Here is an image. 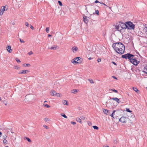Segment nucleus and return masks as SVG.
<instances>
[{
  "instance_id": "24",
  "label": "nucleus",
  "mask_w": 147,
  "mask_h": 147,
  "mask_svg": "<svg viewBox=\"0 0 147 147\" xmlns=\"http://www.w3.org/2000/svg\"><path fill=\"white\" fill-rule=\"evenodd\" d=\"M115 111H116L114 110L113 111V112L110 115V116H111V117H112L113 118H114V117H113V115H114V113H115Z\"/></svg>"
},
{
  "instance_id": "5",
  "label": "nucleus",
  "mask_w": 147,
  "mask_h": 147,
  "mask_svg": "<svg viewBox=\"0 0 147 147\" xmlns=\"http://www.w3.org/2000/svg\"><path fill=\"white\" fill-rule=\"evenodd\" d=\"M72 63L74 64L81 63L82 62V60L81 58L77 57L75 59H73Z\"/></svg>"
},
{
  "instance_id": "27",
  "label": "nucleus",
  "mask_w": 147,
  "mask_h": 147,
  "mask_svg": "<svg viewBox=\"0 0 147 147\" xmlns=\"http://www.w3.org/2000/svg\"><path fill=\"white\" fill-rule=\"evenodd\" d=\"M61 116H63L64 118H67V117L65 114H64L63 113H61Z\"/></svg>"
},
{
  "instance_id": "22",
  "label": "nucleus",
  "mask_w": 147,
  "mask_h": 147,
  "mask_svg": "<svg viewBox=\"0 0 147 147\" xmlns=\"http://www.w3.org/2000/svg\"><path fill=\"white\" fill-rule=\"evenodd\" d=\"M76 121H78V122H79L80 123H81V119H80L79 118V117H77L76 118Z\"/></svg>"
},
{
  "instance_id": "3",
  "label": "nucleus",
  "mask_w": 147,
  "mask_h": 147,
  "mask_svg": "<svg viewBox=\"0 0 147 147\" xmlns=\"http://www.w3.org/2000/svg\"><path fill=\"white\" fill-rule=\"evenodd\" d=\"M134 55L130 53H128L127 54L123 55L121 56V57L126 59H128L131 62L132 59L134 58Z\"/></svg>"
},
{
  "instance_id": "18",
  "label": "nucleus",
  "mask_w": 147,
  "mask_h": 147,
  "mask_svg": "<svg viewBox=\"0 0 147 147\" xmlns=\"http://www.w3.org/2000/svg\"><path fill=\"white\" fill-rule=\"evenodd\" d=\"M133 89L134 91L137 92V93H138V92H139V90H138V88L136 87H133Z\"/></svg>"
},
{
  "instance_id": "23",
  "label": "nucleus",
  "mask_w": 147,
  "mask_h": 147,
  "mask_svg": "<svg viewBox=\"0 0 147 147\" xmlns=\"http://www.w3.org/2000/svg\"><path fill=\"white\" fill-rule=\"evenodd\" d=\"M23 65L25 67H29L30 66V64L29 63H24Z\"/></svg>"
},
{
  "instance_id": "6",
  "label": "nucleus",
  "mask_w": 147,
  "mask_h": 147,
  "mask_svg": "<svg viewBox=\"0 0 147 147\" xmlns=\"http://www.w3.org/2000/svg\"><path fill=\"white\" fill-rule=\"evenodd\" d=\"M140 61H138L136 59V58L134 57V58H133V59H132L131 63H132L134 65H137L140 63Z\"/></svg>"
},
{
  "instance_id": "48",
  "label": "nucleus",
  "mask_w": 147,
  "mask_h": 147,
  "mask_svg": "<svg viewBox=\"0 0 147 147\" xmlns=\"http://www.w3.org/2000/svg\"><path fill=\"white\" fill-rule=\"evenodd\" d=\"M44 120L45 121L47 122L48 121V119L47 118H45L44 119Z\"/></svg>"
},
{
  "instance_id": "38",
  "label": "nucleus",
  "mask_w": 147,
  "mask_h": 147,
  "mask_svg": "<svg viewBox=\"0 0 147 147\" xmlns=\"http://www.w3.org/2000/svg\"><path fill=\"white\" fill-rule=\"evenodd\" d=\"M14 68L17 69H19L20 68V67L17 66H16L14 67Z\"/></svg>"
},
{
  "instance_id": "39",
  "label": "nucleus",
  "mask_w": 147,
  "mask_h": 147,
  "mask_svg": "<svg viewBox=\"0 0 147 147\" xmlns=\"http://www.w3.org/2000/svg\"><path fill=\"white\" fill-rule=\"evenodd\" d=\"M7 140L6 139H4L3 140V142L4 144L7 143Z\"/></svg>"
},
{
  "instance_id": "35",
  "label": "nucleus",
  "mask_w": 147,
  "mask_h": 147,
  "mask_svg": "<svg viewBox=\"0 0 147 147\" xmlns=\"http://www.w3.org/2000/svg\"><path fill=\"white\" fill-rule=\"evenodd\" d=\"M58 3L60 6H62V2L60 1H58Z\"/></svg>"
},
{
  "instance_id": "42",
  "label": "nucleus",
  "mask_w": 147,
  "mask_h": 147,
  "mask_svg": "<svg viewBox=\"0 0 147 147\" xmlns=\"http://www.w3.org/2000/svg\"><path fill=\"white\" fill-rule=\"evenodd\" d=\"M20 42L22 43H24L25 42L23 40H22L21 39H20Z\"/></svg>"
},
{
  "instance_id": "9",
  "label": "nucleus",
  "mask_w": 147,
  "mask_h": 147,
  "mask_svg": "<svg viewBox=\"0 0 147 147\" xmlns=\"http://www.w3.org/2000/svg\"><path fill=\"white\" fill-rule=\"evenodd\" d=\"M127 118L123 116L119 119V121L122 123H126L127 121Z\"/></svg>"
},
{
  "instance_id": "41",
  "label": "nucleus",
  "mask_w": 147,
  "mask_h": 147,
  "mask_svg": "<svg viewBox=\"0 0 147 147\" xmlns=\"http://www.w3.org/2000/svg\"><path fill=\"white\" fill-rule=\"evenodd\" d=\"M25 25L27 27H28V26H29V24L27 22H25Z\"/></svg>"
},
{
  "instance_id": "11",
  "label": "nucleus",
  "mask_w": 147,
  "mask_h": 147,
  "mask_svg": "<svg viewBox=\"0 0 147 147\" xmlns=\"http://www.w3.org/2000/svg\"><path fill=\"white\" fill-rule=\"evenodd\" d=\"M29 72V71L28 70H22L20 71L18 73L19 74H27Z\"/></svg>"
},
{
  "instance_id": "37",
  "label": "nucleus",
  "mask_w": 147,
  "mask_h": 147,
  "mask_svg": "<svg viewBox=\"0 0 147 147\" xmlns=\"http://www.w3.org/2000/svg\"><path fill=\"white\" fill-rule=\"evenodd\" d=\"M16 61H17V62H20V61L19 59L18 58H16L15 59Z\"/></svg>"
},
{
  "instance_id": "47",
  "label": "nucleus",
  "mask_w": 147,
  "mask_h": 147,
  "mask_svg": "<svg viewBox=\"0 0 147 147\" xmlns=\"http://www.w3.org/2000/svg\"><path fill=\"white\" fill-rule=\"evenodd\" d=\"M71 123L72 124H73V125H75L76 124V122H74V121H71Z\"/></svg>"
},
{
  "instance_id": "33",
  "label": "nucleus",
  "mask_w": 147,
  "mask_h": 147,
  "mask_svg": "<svg viewBox=\"0 0 147 147\" xmlns=\"http://www.w3.org/2000/svg\"><path fill=\"white\" fill-rule=\"evenodd\" d=\"M7 137V136L6 135L4 134V135L2 137V138L3 139H5Z\"/></svg>"
},
{
  "instance_id": "31",
  "label": "nucleus",
  "mask_w": 147,
  "mask_h": 147,
  "mask_svg": "<svg viewBox=\"0 0 147 147\" xmlns=\"http://www.w3.org/2000/svg\"><path fill=\"white\" fill-rule=\"evenodd\" d=\"M43 105L45 107L47 108H49L50 107V106L49 105H48L47 104H45V105L44 104Z\"/></svg>"
},
{
  "instance_id": "14",
  "label": "nucleus",
  "mask_w": 147,
  "mask_h": 147,
  "mask_svg": "<svg viewBox=\"0 0 147 147\" xmlns=\"http://www.w3.org/2000/svg\"><path fill=\"white\" fill-rule=\"evenodd\" d=\"M53 92L55 93V94H53V96H57L59 97H61V94L60 93H57L56 92L53 91Z\"/></svg>"
},
{
  "instance_id": "51",
  "label": "nucleus",
  "mask_w": 147,
  "mask_h": 147,
  "mask_svg": "<svg viewBox=\"0 0 147 147\" xmlns=\"http://www.w3.org/2000/svg\"><path fill=\"white\" fill-rule=\"evenodd\" d=\"M94 2L95 3H100L99 2V1H98L96 0Z\"/></svg>"
},
{
  "instance_id": "7",
  "label": "nucleus",
  "mask_w": 147,
  "mask_h": 147,
  "mask_svg": "<svg viewBox=\"0 0 147 147\" xmlns=\"http://www.w3.org/2000/svg\"><path fill=\"white\" fill-rule=\"evenodd\" d=\"M8 8L6 7V6L2 7L0 10V15H3V12L7 11Z\"/></svg>"
},
{
  "instance_id": "32",
  "label": "nucleus",
  "mask_w": 147,
  "mask_h": 147,
  "mask_svg": "<svg viewBox=\"0 0 147 147\" xmlns=\"http://www.w3.org/2000/svg\"><path fill=\"white\" fill-rule=\"evenodd\" d=\"M126 111L127 112H128L131 113V111L130 110L129 108H126Z\"/></svg>"
},
{
  "instance_id": "43",
  "label": "nucleus",
  "mask_w": 147,
  "mask_h": 147,
  "mask_svg": "<svg viewBox=\"0 0 147 147\" xmlns=\"http://www.w3.org/2000/svg\"><path fill=\"white\" fill-rule=\"evenodd\" d=\"M43 127L46 128V129H49V127L46 126V125H44Z\"/></svg>"
},
{
  "instance_id": "54",
  "label": "nucleus",
  "mask_w": 147,
  "mask_h": 147,
  "mask_svg": "<svg viewBox=\"0 0 147 147\" xmlns=\"http://www.w3.org/2000/svg\"><path fill=\"white\" fill-rule=\"evenodd\" d=\"M100 3L101 4H103L104 5H106L105 4V3H104L103 2H101V3L100 2Z\"/></svg>"
},
{
  "instance_id": "29",
  "label": "nucleus",
  "mask_w": 147,
  "mask_h": 147,
  "mask_svg": "<svg viewBox=\"0 0 147 147\" xmlns=\"http://www.w3.org/2000/svg\"><path fill=\"white\" fill-rule=\"evenodd\" d=\"M77 92V90L76 89H73L72 91L71 92L75 94Z\"/></svg>"
},
{
  "instance_id": "26",
  "label": "nucleus",
  "mask_w": 147,
  "mask_h": 147,
  "mask_svg": "<svg viewBox=\"0 0 147 147\" xmlns=\"http://www.w3.org/2000/svg\"><path fill=\"white\" fill-rule=\"evenodd\" d=\"M53 91L56 92L54 90H51V95H52V96H53V94H55V93L54 92H53Z\"/></svg>"
},
{
  "instance_id": "45",
  "label": "nucleus",
  "mask_w": 147,
  "mask_h": 147,
  "mask_svg": "<svg viewBox=\"0 0 147 147\" xmlns=\"http://www.w3.org/2000/svg\"><path fill=\"white\" fill-rule=\"evenodd\" d=\"M33 53V52L32 51H30V52H29L28 54L30 55H31Z\"/></svg>"
},
{
  "instance_id": "40",
  "label": "nucleus",
  "mask_w": 147,
  "mask_h": 147,
  "mask_svg": "<svg viewBox=\"0 0 147 147\" xmlns=\"http://www.w3.org/2000/svg\"><path fill=\"white\" fill-rule=\"evenodd\" d=\"M80 118L83 120H84L85 119V117L83 116H80Z\"/></svg>"
},
{
  "instance_id": "25",
  "label": "nucleus",
  "mask_w": 147,
  "mask_h": 147,
  "mask_svg": "<svg viewBox=\"0 0 147 147\" xmlns=\"http://www.w3.org/2000/svg\"><path fill=\"white\" fill-rule=\"evenodd\" d=\"M25 138L28 141V142H31V140L28 137H26Z\"/></svg>"
},
{
  "instance_id": "60",
  "label": "nucleus",
  "mask_w": 147,
  "mask_h": 147,
  "mask_svg": "<svg viewBox=\"0 0 147 147\" xmlns=\"http://www.w3.org/2000/svg\"><path fill=\"white\" fill-rule=\"evenodd\" d=\"M47 102V101L46 100V101H45L44 102L45 103V102Z\"/></svg>"
},
{
  "instance_id": "15",
  "label": "nucleus",
  "mask_w": 147,
  "mask_h": 147,
  "mask_svg": "<svg viewBox=\"0 0 147 147\" xmlns=\"http://www.w3.org/2000/svg\"><path fill=\"white\" fill-rule=\"evenodd\" d=\"M6 49L7 51L10 53L12 52V50L11 49V47L10 46H8L6 47Z\"/></svg>"
},
{
  "instance_id": "46",
  "label": "nucleus",
  "mask_w": 147,
  "mask_h": 147,
  "mask_svg": "<svg viewBox=\"0 0 147 147\" xmlns=\"http://www.w3.org/2000/svg\"><path fill=\"white\" fill-rule=\"evenodd\" d=\"M30 28L32 30H34V27H33V26H32L31 25H30Z\"/></svg>"
},
{
  "instance_id": "56",
  "label": "nucleus",
  "mask_w": 147,
  "mask_h": 147,
  "mask_svg": "<svg viewBox=\"0 0 147 147\" xmlns=\"http://www.w3.org/2000/svg\"><path fill=\"white\" fill-rule=\"evenodd\" d=\"M92 59V58H91V57H90V58H88V59H89V60H90V59Z\"/></svg>"
},
{
  "instance_id": "53",
  "label": "nucleus",
  "mask_w": 147,
  "mask_h": 147,
  "mask_svg": "<svg viewBox=\"0 0 147 147\" xmlns=\"http://www.w3.org/2000/svg\"><path fill=\"white\" fill-rule=\"evenodd\" d=\"M48 37H51L52 36V35L51 34H49L48 35Z\"/></svg>"
},
{
  "instance_id": "34",
  "label": "nucleus",
  "mask_w": 147,
  "mask_h": 147,
  "mask_svg": "<svg viewBox=\"0 0 147 147\" xmlns=\"http://www.w3.org/2000/svg\"><path fill=\"white\" fill-rule=\"evenodd\" d=\"M46 32L47 33H48L49 31V28L48 27H47L46 29Z\"/></svg>"
},
{
  "instance_id": "21",
  "label": "nucleus",
  "mask_w": 147,
  "mask_h": 147,
  "mask_svg": "<svg viewBox=\"0 0 147 147\" xmlns=\"http://www.w3.org/2000/svg\"><path fill=\"white\" fill-rule=\"evenodd\" d=\"M143 72L147 74V66L144 67V69Z\"/></svg>"
},
{
  "instance_id": "55",
  "label": "nucleus",
  "mask_w": 147,
  "mask_h": 147,
  "mask_svg": "<svg viewBox=\"0 0 147 147\" xmlns=\"http://www.w3.org/2000/svg\"><path fill=\"white\" fill-rule=\"evenodd\" d=\"M2 134V133L0 131V137H1Z\"/></svg>"
},
{
  "instance_id": "58",
  "label": "nucleus",
  "mask_w": 147,
  "mask_h": 147,
  "mask_svg": "<svg viewBox=\"0 0 147 147\" xmlns=\"http://www.w3.org/2000/svg\"><path fill=\"white\" fill-rule=\"evenodd\" d=\"M1 98L0 97V101H1Z\"/></svg>"
},
{
  "instance_id": "52",
  "label": "nucleus",
  "mask_w": 147,
  "mask_h": 147,
  "mask_svg": "<svg viewBox=\"0 0 147 147\" xmlns=\"http://www.w3.org/2000/svg\"><path fill=\"white\" fill-rule=\"evenodd\" d=\"M112 77L113 78H114L116 80H117V78L116 77H115V76H112Z\"/></svg>"
},
{
  "instance_id": "57",
  "label": "nucleus",
  "mask_w": 147,
  "mask_h": 147,
  "mask_svg": "<svg viewBox=\"0 0 147 147\" xmlns=\"http://www.w3.org/2000/svg\"><path fill=\"white\" fill-rule=\"evenodd\" d=\"M104 147H109V146H105Z\"/></svg>"
},
{
  "instance_id": "8",
  "label": "nucleus",
  "mask_w": 147,
  "mask_h": 147,
  "mask_svg": "<svg viewBox=\"0 0 147 147\" xmlns=\"http://www.w3.org/2000/svg\"><path fill=\"white\" fill-rule=\"evenodd\" d=\"M83 17L84 22L86 24H87L88 22V20L89 19V18L85 16L84 15H83Z\"/></svg>"
},
{
  "instance_id": "44",
  "label": "nucleus",
  "mask_w": 147,
  "mask_h": 147,
  "mask_svg": "<svg viewBox=\"0 0 147 147\" xmlns=\"http://www.w3.org/2000/svg\"><path fill=\"white\" fill-rule=\"evenodd\" d=\"M114 143L115 144H117V140H115L114 141Z\"/></svg>"
},
{
  "instance_id": "19",
  "label": "nucleus",
  "mask_w": 147,
  "mask_h": 147,
  "mask_svg": "<svg viewBox=\"0 0 147 147\" xmlns=\"http://www.w3.org/2000/svg\"><path fill=\"white\" fill-rule=\"evenodd\" d=\"M103 111L104 113L106 115H107L108 113V111L107 109H103Z\"/></svg>"
},
{
  "instance_id": "13",
  "label": "nucleus",
  "mask_w": 147,
  "mask_h": 147,
  "mask_svg": "<svg viewBox=\"0 0 147 147\" xmlns=\"http://www.w3.org/2000/svg\"><path fill=\"white\" fill-rule=\"evenodd\" d=\"M71 49L73 53H76L78 50V48L77 47L74 46L72 47Z\"/></svg>"
},
{
  "instance_id": "61",
  "label": "nucleus",
  "mask_w": 147,
  "mask_h": 147,
  "mask_svg": "<svg viewBox=\"0 0 147 147\" xmlns=\"http://www.w3.org/2000/svg\"><path fill=\"white\" fill-rule=\"evenodd\" d=\"M9 147L7 146H6V147Z\"/></svg>"
},
{
  "instance_id": "1",
  "label": "nucleus",
  "mask_w": 147,
  "mask_h": 147,
  "mask_svg": "<svg viewBox=\"0 0 147 147\" xmlns=\"http://www.w3.org/2000/svg\"><path fill=\"white\" fill-rule=\"evenodd\" d=\"M112 46L117 53L120 54H122L124 53L125 47L121 42L114 43L112 45Z\"/></svg>"
},
{
  "instance_id": "36",
  "label": "nucleus",
  "mask_w": 147,
  "mask_h": 147,
  "mask_svg": "<svg viewBox=\"0 0 147 147\" xmlns=\"http://www.w3.org/2000/svg\"><path fill=\"white\" fill-rule=\"evenodd\" d=\"M95 13L97 15H99V11L98 10H96Z\"/></svg>"
},
{
  "instance_id": "20",
  "label": "nucleus",
  "mask_w": 147,
  "mask_h": 147,
  "mask_svg": "<svg viewBox=\"0 0 147 147\" xmlns=\"http://www.w3.org/2000/svg\"><path fill=\"white\" fill-rule=\"evenodd\" d=\"M109 90H110V91H112L113 92H114L116 93H118V91H117V90H115L114 89H109Z\"/></svg>"
},
{
  "instance_id": "49",
  "label": "nucleus",
  "mask_w": 147,
  "mask_h": 147,
  "mask_svg": "<svg viewBox=\"0 0 147 147\" xmlns=\"http://www.w3.org/2000/svg\"><path fill=\"white\" fill-rule=\"evenodd\" d=\"M101 59H98L97 60V61L98 62H100L101 61Z\"/></svg>"
},
{
  "instance_id": "2",
  "label": "nucleus",
  "mask_w": 147,
  "mask_h": 147,
  "mask_svg": "<svg viewBox=\"0 0 147 147\" xmlns=\"http://www.w3.org/2000/svg\"><path fill=\"white\" fill-rule=\"evenodd\" d=\"M127 28V26L125 23L121 22H119L118 25L116 26V29L121 32H124Z\"/></svg>"
},
{
  "instance_id": "16",
  "label": "nucleus",
  "mask_w": 147,
  "mask_h": 147,
  "mask_svg": "<svg viewBox=\"0 0 147 147\" xmlns=\"http://www.w3.org/2000/svg\"><path fill=\"white\" fill-rule=\"evenodd\" d=\"M33 96H34L32 94H29L27 95H26V97H27L28 98H31L30 99H31L32 98H33Z\"/></svg>"
},
{
  "instance_id": "30",
  "label": "nucleus",
  "mask_w": 147,
  "mask_h": 147,
  "mask_svg": "<svg viewBox=\"0 0 147 147\" xmlns=\"http://www.w3.org/2000/svg\"><path fill=\"white\" fill-rule=\"evenodd\" d=\"M89 81L90 82V83L91 84H93L94 83V82H93V80L92 79H88Z\"/></svg>"
},
{
  "instance_id": "50",
  "label": "nucleus",
  "mask_w": 147,
  "mask_h": 147,
  "mask_svg": "<svg viewBox=\"0 0 147 147\" xmlns=\"http://www.w3.org/2000/svg\"><path fill=\"white\" fill-rule=\"evenodd\" d=\"M112 63L115 65H117V64L116 63L114 62V61H113L112 62Z\"/></svg>"
},
{
  "instance_id": "28",
  "label": "nucleus",
  "mask_w": 147,
  "mask_h": 147,
  "mask_svg": "<svg viewBox=\"0 0 147 147\" xmlns=\"http://www.w3.org/2000/svg\"><path fill=\"white\" fill-rule=\"evenodd\" d=\"M92 127L94 129L98 130V127L94 125L92 126Z\"/></svg>"
},
{
  "instance_id": "4",
  "label": "nucleus",
  "mask_w": 147,
  "mask_h": 147,
  "mask_svg": "<svg viewBox=\"0 0 147 147\" xmlns=\"http://www.w3.org/2000/svg\"><path fill=\"white\" fill-rule=\"evenodd\" d=\"M126 25L127 26L126 28L128 30H134L135 28V25L130 21L127 22H125Z\"/></svg>"
},
{
  "instance_id": "10",
  "label": "nucleus",
  "mask_w": 147,
  "mask_h": 147,
  "mask_svg": "<svg viewBox=\"0 0 147 147\" xmlns=\"http://www.w3.org/2000/svg\"><path fill=\"white\" fill-rule=\"evenodd\" d=\"M58 48L57 49L59 48V47L55 45H53L51 47H49L48 49H51L52 50H55L57 49V48Z\"/></svg>"
},
{
  "instance_id": "12",
  "label": "nucleus",
  "mask_w": 147,
  "mask_h": 147,
  "mask_svg": "<svg viewBox=\"0 0 147 147\" xmlns=\"http://www.w3.org/2000/svg\"><path fill=\"white\" fill-rule=\"evenodd\" d=\"M110 98L111 99L113 100H114L116 101L118 104L119 103V99L117 97L115 98H111L110 97Z\"/></svg>"
},
{
  "instance_id": "59",
  "label": "nucleus",
  "mask_w": 147,
  "mask_h": 147,
  "mask_svg": "<svg viewBox=\"0 0 147 147\" xmlns=\"http://www.w3.org/2000/svg\"><path fill=\"white\" fill-rule=\"evenodd\" d=\"M146 31L147 32V27H146Z\"/></svg>"
},
{
  "instance_id": "62",
  "label": "nucleus",
  "mask_w": 147,
  "mask_h": 147,
  "mask_svg": "<svg viewBox=\"0 0 147 147\" xmlns=\"http://www.w3.org/2000/svg\"><path fill=\"white\" fill-rule=\"evenodd\" d=\"M5 105H6V104H5Z\"/></svg>"
},
{
  "instance_id": "17",
  "label": "nucleus",
  "mask_w": 147,
  "mask_h": 147,
  "mask_svg": "<svg viewBox=\"0 0 147 147\" xmlns=\"http://www.w3.org/2000/svg\"><path fill=\"white\" fill-rule=\"evenodd\" d=\"M62 103L65 105H68V104L67 101L66 100H63L62 101Z\"/></svg>"
}]
</instances>
